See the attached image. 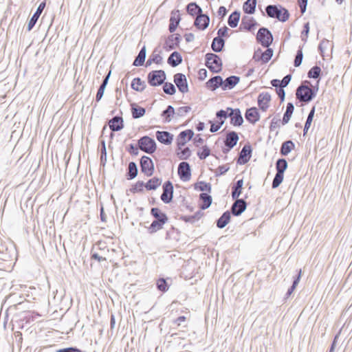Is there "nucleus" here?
Instances as JSON below:
<instances>
[{
	"label": "nucleus",
	"mask_w": 352,
	"mask_h": 352,
	"mask_svg": "<svg viewBox=\"0 0 352 352\" xmlns=\"http://www.w3.org/2000/svg\"><path fill=\"white\" fill-rule=\"evenodd\" d=\"M163 85V90L165 94L168 95H174L176 92V89L174 85L171 82H165Z\"/></svg>",
	"instance_id": "864d4df0"
},
{
	"label": "nucleus",
	"mask_w": 352,
	"mask_h": 352,
	"mask_svg": "<svg viewBox=\"0 0 352 352\" xmlns=\"http://www.w3.org/2000/svg\"><path fill=\"white\" fill-rule=\"evenodd\" d=\"M156 286L157 289L162 292H166L169 288L166 280L164 278H160L157 280Z\"/></svg>",
	"instance_id": "5fc2aeb1"
},
{
	"label": "nucleus",
	"mask_w": 352,
	"mask_h": 352,
	"mask_svg": "<svg viewBox=\"0 0 352 352\" xmlns=\"http://www.w3.org/2000/svg\"><path fill=\"white\" fill-rule=\"evenodd\" d=\"M256 0H247L243 6V10L245 14H252L256 11Z\"/></svg>",
	"instance_id": "c9c22d12"
},
{
	"label": "nucleus",
	"mask_w": 352,
	"mask_h": 352,
	"mask_svg": "<svg viewBox=\"0 0 352 352\" xmlns=\"http://www.w3.org/2000/svg\"><path fill=\"white\" fill-rule=\"evenodd\" d=\"M225 46V40L223 38L214 37L211 44V49L213 52H221Z\"/></svg>",
	"instance_id": "7c9ffc66"
},
{
	"label": "nucleus",
	"mask_w": 352,
	"mask_h": 352,
	"mask_svg": "<svg viewBox=\"0 0 352 352\" xmlns=\"http://www.w3.org/2000/svg\"><path fill=\"white\" fill-rule=\"evenodd\" d=\"M146 46L144 45L141 48L138 56L135 57V58L133 63V65H134L135 67H139V66L143 65L144 63L145 59H146Z\"/></svg>",
	"instance_id": "72a5a7b5"
},
{
	"label": "nucleus",
	"mask_w": 352,
	"mask_h": 352,
	"mask_svg": "<svg viewBox=\"0 0 352 352\" xmlns=\"http://www.w3.org/2000/svg\"><path fill=\"white\" fill-rule=\"evenodd\" d=\"M194 135V132L191 129H187L179 133L177 138V145L178 149H181L186 144V138L190 140Z\"/></svg>",
	"instance_id": "4468645a"
},
{
	"label": "nucleus",
	"mask_w": 352,
	"mask_h": 352,
	"mask_svg": "<svg viewBox=\"0 0 352 352\" xmlns=\"http://www.w3.org/2000/svg\"><path fill=\"white\" fill-rule=\"evenodd\" d=\"M151 214L154 220L148 228V232L149 234H154L163 228L164 225L168 222V218L166 214L158 208H152Z\"/></svg>",
	"instance_id": "f03ea898"
},
{
	"label": "nucleus",
	"mask_w": 352,
	"mask_h": 352,
	"mask_svg": "<svg viewBox=\"0 0 352 352\" xmlns=\"http://www.w3.org/2000/svg\"><path fill=\"white\" fill-rule=\"evenodd\" d=\"M303 59V52H302V47H299L298 50H297L294 61V65L296 67H299Z\"/></svg>",
	"instance_id": "13d9d810"
},
{
	"label": "nucleus",
	"mask_w": 352,
	"mask_h": 352,
	"mask_svg": "<svg viewBox=\"0 0 352 352\" xmlns=\"http://www.w3.org/2000/svg\"><path fill=\"white\" fill-rule=\"evenodd\" d=\"M166 75L164 70H153L147 75L148 83L152 87H157L164 83Z\"/></svg>",
	"instance_id": "423d86ee"
},
{
	"label": "nucleus",
	"mask_w": 352,
	"mask_h": 352,
	"mask_svg": "<svg viewBox=\"0 0 352 352\" xmlns=\"http://www.w3.org/2000/svg\"><path fill=\"white\" fill-rule=\"evenodd\" d=\"M132 117L134 119H138L143 117L146 113V109L144 107H140L135 103L131 104Z\"/></svg>",
	"instance_id": "2f4dec72"
},
{
	"label": "nucleus",
	"mask_w": 352,
	"mask_h": 352,
	"mask_svg": "<svg viewBox=\"0 0 352 352\" xmlns=\"http://www.w3.org/2000/svg\"><path fill=\"white\" fill-rule=\"evenodd\" d=\"M252 149L250 144H245L239 153L237 164H245L248 163L252 157Z\"/></svg>",
	"instance_id": "ddd939ff"
},
{
	"label": "nucleus",
	"mask_w": 352,
	"mask_h": 352,
	"mask_svg": "<svg viewBox=\"0 0 352 352\" xmlns=\"http://www.w3.org/2000/svg\"><path fill=\"white\" fill-rule=\"evenodd\" d=\"M180 151L177 153L178 157L180 160H187L191 155V151L188 147L179 149Z\"/></svg>",
	"instance_id": "bf43d9fd"
},
{
	"label": "nucleus",
	"mask_w": 352,
	"mask_h": 352,
	"mask_svg": "<svg viewBox=\"0 0 352 352\" xmlns=\"http://www.w3.org/2000/svg\"><path fill=\"white\" fill-rule=\"evenodd\" d=\"M243 185V180L241 179L232 186V198L235 199L239 198L242 192V188Z\"/></svg>",
	"instance_id": "f704fd0d"
},
{
	"label": "nucleus",
	"mask_w": 352,
	"mask_h": 352,
	"mask_svg": "<svg viewBox=\"0 0 352 352\" xmlns=\"http://www.w3.org/2000/svg\"><path fill=\"white\" fill-rule=\"evenodd\" d=\"M162 182V179L161 178L154 177L145 183V188L147 190H155L161 186Z\"/></svg>",
	"instance_id": "473e14b6"
},
{
	"label": "nucleus",
	"mask_w": 352,
	"mask_h": 352,
	"mask_svg": "<svg viewBox=\"0 0 352 352\" xmlns=\"http://www.w3.org/2000/svg\"><path fill=\"white\" fill-rule=\"evenodd\" d=\"M144 187H145V183L142 181H138L131 186L130 191L132 193L142 192L144 191Z\"/></svg>",
	"instance_id": "4d7b16f0"
},
{
	"label": "nucleus",
	"mask_w": 352,
	"mask_h": 352,
	"mask_svg": "<svg viewBox=\"0 0 352 352\" xmlns=\"http://www.w3.org/2000/svg\"><path fill=\"white\" fill-rule=\"evenodd\" d=\"M223 80L220 76H215L210 78L206 83V86L211 91H214L219 87L223 89Z\"/></svg>",
	"instance_id": "412c9836"
},
{
	"label": "nucleus",
	"mask_w": 352,
	"mask_h": 352,
	"mask_svg": "<svg viewBox=\"0 0 352 352\" xmlns=\"http://www.w3.org/2000/svg\"><path fill=\"white\" fill-rule=\"evenodd\" d=\"M199 199L202 201V204L200 205L201 210H206L210 206L212 198L210 195L202 192L199 195Z\"/></svg>",
	"instance_id": "58836bf2"
},
{
	"label": "nucleus",
	"mask_w": 352,
	"mask_h": 352,
	"mask_svg": "<svg viewBox=\"0 0 352 352\" xmlns=\"http://www.w3.org/2000/svg\"><path fill=\"white\" fill-rule=\"evenodd\" d=\"M230 167L228 164L219 166L215 172V175L219 177L220 175H224L226 172L228 171Z\"/></svg>",
	"instance_id": "774afa93"
},
{
	"label": "nucleus",
	"mask_w": 352,
	"mask_h": 352,
	"mask_svg": "<svg viewBox=\"0 0 352 352\" xmlns=\"http://www.w3.org/2000/svg\"><path fill=\"white\" fill-rule=\"evenodd\" d=\"M205 58V65L210 72L219 73L222 70L223 63L219 56L214 53H207Z\"/></svg>",
	"instance_id": "20e7f679"
},
{
	"label": "nucleus",
	"mask_w": 352,
	"mask_h": 352,
	"mask_svg": "<svg viewBox=\"0 0 352 352\" xmlns=\"http://www.w3.org/2000/svg\"><path fill=\"white\" fill-rule=\"evenodd\" d=\"M175 115L176 116V113L172 105L167 106L166 109L161 113V116L164 118V122H170Z\"/></svg>",
	"instance_id": "79ce46f5"
},
{
	"label": "nucleus",
	"mask_w": 352,
	"mask_h": 352,
	"mask_svg": "<svg viewBox=\"0 0 352 352\" xmlns=\"http://www.w3.org/2000/svg\"><path fill=\"white\" fill-rule=\"evenodd\" d=\"M204 215V212L201 210H199L196 212L193 215L190 216H182L180 219L185 222H189L191 223H195L196 221H198L202 216Z\"/></svg>",
	"instance_id": "de8ad7c7"
},
{
	"label": "nucleus",
	"mask_w": 352,
	"mask_h": 352,
	"mask_svg": "<svg viewBox=\"0 0 352 352\" xmlns=\"http://www.w3.org/2000/svg\"><path fill=\"white\" fill-rule=\"evenodd\" d=\"M287 162L284 158H280L276 162V170L278 173L284 174L285 170L287 168Z\"/></svg>",
	"instance_id": "09e8293b"
},
{
	"label": "nucleus",
	"mask_w": 352,
	"mask_h": 352,
	"mask_svg": "<svg viewBox=\"0 0 352 352\" xmlns=\"http://www.w3.org/2000/svg\"><path fill=\"white\" fill-rule=\"evenodd\" d=\"M111 72L109 71V73L104 76L102 83L100 84V85L98 89V91H97V94L96 96V102H98L102 99V98L104 95V92L106 87L108 84V82H109V78L111 76Z\"/></svg>",
	"instance_id": "bb28decb"
},
{
	"label": "nucleus",
	"mask_w": 352,
	"mask_h": 352,
	"mask_svg": "<svg viewBox=\"0 0 352 352\" xmlns=\"http://www.w3.org/2000/svg\"><path fill=\"white\" fill-rule=\"evenodd\" d=\"M276 88V92L278 96V98L280 100V102H283L285 100V91L284 90V87L281 85H272Z\"/></svg>",
	"instance_id": "e2e57ef3"
},
{
	"label": "nucleus",
	"mask_w": 352,
	"mask_h": 352,
	"mask_svg": "<svg viewBox=\"0 0 352 352\" xmlns=\"http://www.w3.org/2000/svg\"><path fill=\"white\" fill-rule=\"evenodd\" d=\"M210 155V150L207 146H204L202 147V151L201 152L197 153V155L199 156L200 160H204L207 157Z\"/></svg>",
	"instance_id": "69168bd1"
},
{
	"label": "nucleus",
	"mask_w": 352,
	"mask_h": 352,
	"mask_svg": "<svg viewBox=\"0 0 352 352\" xmlns=\"http://www.w3.org/2000/svg\"><path fill=\"white\" fill-rule=\"evenodd\" d=\"M240 81V77L237 76H230L223 80V90L233 89Z\"/></svg>",
	"instance_id": "393cba45"
},
{
	"label": "nucleus",
	"mask_w": 352,
	"mask_h": 352,
	"mask_svg": "<svg viewBox=\"0 0 352 352\" xmlns=\"http://www.w3.org/2000/svg\"><path fill=\"white\" fill-rule=\"evenodd\" d=\"M284 174L276 172L272 184V188H278L283 182Z\"/></svg>",
	"instance_id": "6e6d98bb"
},
{
	"label": "nucleus",
	"mask_w": 352,
	"mask_h": 352,
	"mask_svg": "<svg viewBox=\"0 0 352 352\" xmlns=\"http://www.w3.org/2000/svg\"><path fill=\"white\" fill-rule=\"evenodd\" d=\"M163 192L160 196L161 200L164 204H169L173 197L174 188L170 181H166L162 186Z\"/></svg>",
	"instance_id": "1a4fd4ad"
},
{
	"label": "nucleus",
	"mask_w": 352,
	"mask_h": 352,
	"mask_svg": "<svg viewBox=\"0 0 352 352\" xmlns=\"http://www.w3.org/2000/svg\"><path fill=\"white\" fill-rule=\"evenodd\" d=\"M109 126L112 131H119L124 128V121L121 116H116L109 121Z\"/></svg>",
	"instance_id": "b1692460"
},
{
	"label": "nucleus",
	"mask_w": 352,
	"mask_h": 352,
	"mask_svg": "<svg viewBox=\"0 0 352 352\" xmlns=\"http://www.w3.org/2000/svg\"><path fill=\"white\" fill-rule=\"evenodd\" d=\"M180 21L181 17L179 11L178 10H173L170 13V17L169 20L170 23L168 25V30L170 32L173 33L176 30Z\"/></svg>",
	"instance_id": "6ab92c4d"
},
{
	"label": "nucleus",
	"mask_w": 352,
	"mask_h": 352,
	"mask_svg": "<svg viewBox=\"0 0 352 352\" xmlns=\"http://www.w3.org/2000/svg\"><path fill=\"white\" fill-rule=\"evenodd\" d=\"M231 213L227 210L217 220V227L222 229L225 228L230 221Z\"/></svg>",
	"instance_id": "c85d7f7f"
},
{
	"label": "nucleus",
	"mask_w": 352,
	"mask_h": 352,
	"mask_svg": "<svg viewBox=\"0 0 352 352\" xmlns=\"http://www.w3.org/2000/svg\"><path fill=\"white\" fill-rule=\"evenodd\" d=\"M230 208V213L234 216L241 215L247 208V203L243 199H235Z\"/></svg>",
	"instance_id": "9b49d317"
},
{
	"label": "nucleus",
	"mask_w": 352,
	"mask_h": 352,
	"mask_svg": "<svg viewBox=\"0 0 352 352\" xmlns=\"http://www.w3.org/2000/svg\"><path fill=\"white\" fill-rule=\"evenodd\" d=\"M216 117L224 119L230 118V124L235 126H240L243 123L241 110L238 108L227 107L226 110L221 109L216 112Z\"/></svg>",
	"instance_id": "7ed1b4c3"
},
{
	"label": "nucleus",
	"mask_w": 352,
	"mask_h": 352,
	"mask_svg": "<svg viewBox=\"0 0 352 352\" xmlns=\"http://www.w3.org/2000/svg\"><path fill=\"white\" fill-rule=\"evenodd\" d=\"M245 118L250 124H254L260 120V113L256 107H250L246 109Z\"/></svg>",
	"instance_id": "a211bd4d"
},
{
	"label": "nucleus",
	"mask_w": 352,
	"mask_h": 352,
	"mask_svg": "<svg viewBox=\"0 0 352 352\" xmlns=\"http://www.w3.org/2000/svg\"><path fill=\"white\" fill-rule=\"evenodd\" d=\"M180 41V36L179 34L170 35L164 43V47L167 50H171L179 45Z\"/></svg>",
	"instance_id": "a878e982"
},
{
	"label": "nucleus",
	"mask_w": 352,
	"mask_h": 352,
	"mask_svg": "<svg viewBox=\"0 0 352 352\" xmlns=\"http://www.w3.org/2000/svg\"><path fill=\"white\" fill-rule=\"evenodd\" d=\"M256 25H258V23L253 17L244 16L241 19L239 29L241 30H244L248 32H251Z\"/></svg>",
	"instance_id": "2eb2a0df"
},
{
	"label": "nucleus",
	"mask_w": 352,
	"mask_h": 352,
	"mask_svg": "<svg viewBox=\"0 0 352 352\" xmlns=\"http://www.w3.org/2000/svg\"><path fill=\"white\" fill-rule=\"evenodd\" d=\"M291 79H292V74H287L283 78L282 80H280L278 79H273L271 80L270 83L272 85H281V86L285 87L289 85Z\"/></svg>",
	"instance_id": "8fccbe9b"
},
{
	"label": "nucleus",
	"mask_w": 352,
	"mask_h": 352,
	"mask_svg": "<svg viewBox=\"0 0 352 352\" xmlns=\"http://www.w3.org/2000/svg\"><path fill=\"white\" fill-rule=\"evenodd\" d=\"M131 88L136 91H143L146 88V83L142 80L140 78L137 77L133 78L131 82Z\"/></svg>",
	"instance_id": "c03bdc74"
},
{
	"label": "nucleus",
	"mask_w": 352,
	"mask_h": 352,
	"mask_svg": "<svg viewBox=\"0 0 352 352\" xmlns=\"http://www.w3.org/2000/svg\"><path fill=\"white\" fill-rule=\"evenodd\" d=\"M141 171L147 177L153 175L155 170L154 164L151 158L148 156L144 155L141 157L140 162Z\"/></svg>",
	"instance_id": "6e6552de"
},
{
	"label": "nucleus",
	"mask_w": 352,
	"mask_h": 352,
	"mask_svg": "<svg viewBox=\"0 0 352 352\" xmlns=\"http://www.w3.org/2000/svg\"><path fill=\"white\" fill-rule=\"evenodd\" d=\"M306 83L310 84L309 81H305L300 85L296 90V99L302 103L307 104L311 102L316 96L318 91V85L310 87Z\"/></svg>",
	"instance_id": "f257e3e1"
},
{
	"label": "nucleus",
	"mask_w": 352,
	"mask_h": 352,
	"mask_svg": "<svg viewBox=\"0 0 352 352\" xmlns=\"http://www.w3.org/2000/svg\"><path fill=\"white\" fill-rule=\"evenodd\" d=\"M138 146L141 151L148 154H153L157 148L155 140L147 135H144L138 140Z\"/></svg>",
	"instance_id": "0eeeda50"
},
{
	"label": "nucleus",
	"mask_w": 352,
	"mask_h": 352,
	"mask_svg": "<svg viewBox=\"0 0 352 352\" xmlns=\"http://www.w3.org/2000/svg\"><path fill=\"white\" fill-rule=\"evenodd\" d=\"M241 12L238 10H235L230 14L228 19V24L230 27L234 28L238 25L240 20Z\"/></svg>",
	"instance_id": "ea45409f"
},
{
	"label": "nucleus",
	"mask_w": 352,
	"mask_h": 352,
	"mask_svg": "<svg viewBox=\"0 0 352 352\" xmlns=\"http://www.w3.org/2000/svg\"><path fill=\"white\" fill-rule=\"evenodd\" d=\"M289 11L286 8H285L280 6L279 18L278 19V20L281 22H285L286 21H287L289 19Z\"/></svg>",
	"instance_id": "680f3d73"
},
{
	"label": "nucleus",
	"mask_w": 352,
	"mask_h": 352,
	"mask_svg": "<svg viewBox=\"0 0 352 352\" xmlns=\"http://www.w3.org/2000/svg\"><path fill=\"white\" fill-rule=\"evenodd\" d=\"M239 140L238 133L234 131H228L224 140V144L229 148H234Z\"/></svg>",
	"instance_id": "4be33fe9"
},
{
	"label": "nucleus",
	"mask_w": 352,
	"mask_h": 352,
	"mask_svg": "<svg viewBox=\"0 0 352 352\" xmlns=\"http://www.w3.org/2000/svg\"><path fill=\"white\" fill-rule=\"evenodd\" d=\"M271 100V96L268 92H262L258 96V105L260 109L265 111L269 107V102Z\"/></svg>",
	"instance_id": "aec40b11"
},
{
	"label": "nucleus",
	"mask_w": 352,
	"mask_h": 352,
	"mask_svg": "<svg viewBox=\"0 0 352 352\" xmlns=\"http://www.w3.org/2000/svg\"><path fill=\"white\" fill-rule=\"evenodd\" d=\"M138 173V169L137 164L134 162H131L129 163L127 172L126 173V177L128 180H131L134 179Z\"/></svg>",
	"instance_id": "e433bc0d"
},
{
	"label": "nucleus",
	"mask_w": 352,
	"mask_h": 352,
	"mask_svg": "<svg viewBox=\"0 0 352 352\" xmlns=\"http://www.w3.org/2000/svg\"><path fill=\"white\" fill-rule=\"evenodd\" d=\"M178 175L179 178L184 182H187L190 179L191 170L188 162H182L179 163L178 166Z\"/></svg>",
	"instance_id": "f8f14e48"
},
{
	"label": "nucleus",
	"mask_w": 352,
	"mask_h": 352,
	"mask_svg": "<svg viewBox=\"0 0 352 352\" xmlns=\"http://www.w3.org/2000/svg\"><path fill=\"white\" fill-rule=\"evenodd\" d=\"M256 40L263 47H268L273 43L274 37L272 32L267 28L262 27L258 30Z\"/></svg>",
	"instance_id": "39448f33"
},
{
	"label": "nucleus",
	"mask_w": 352,
	"mask_h": 352,
	"mask_svg": "<svg viewBox=\"0 0 352 352\" xmlns=\"http://www.w3.org/2000/svg\"><path fill=\"white\" fill-rule=\"evenodd\" d=\"M187 12L191 16H198L202 13V9L195 2H191L186 6Z\"/></svg>",
	"instance_id": "a19ab883"
},
{
	"label": "nucleus",
	"mask_w": 352,
	"mask_h": 352,
	"mask_svg": "<svg viewBox=\"0 0 352 352\" xmlns=\"http://www.w3.org/2000/svg\"><path fill=\"white\" fill-rule=\"evenodd\" d=\"M195 188L202 192L206 191L208 192H210L212 189L211 184L205 182H199L196 183L195 184Z\"/></svg>",
	"instance_id": "603ef678"
},
{
	"label": "nucleus",
	"mask_w": 352,
	"mask_h": 352,
	"mask_svg": "<svg viewBox=\"0 0 352 352\" xmlns=\"http://www.w3.org/2000/svg\"><path fill=\"white\" fill-rule=\"evenodd\" d=\"M280 5H269L265 8L267 16L274 19H278L280 14Z\"/></svg>",
	"instance_id": "c756f323"
},
{
	"label": "nucleus",
	"mask_w": 352,
	"mask_h": 352,
	"mask_svg": "<svg viewBox=\"0 0 352 352\" xmlns=\"http://www.w3.org/2000/svg\"><path fill=\"white\" fill-rule=\"evenodd\" d=\"M294 111V105L292 102H288L286 107V111L283 114L282 124L285 125L289 122L290 118Z\"/></svg>",
	"instance_id": "4c0bfd02"
},
{
	"label": "nucleus",
	"mask_w": 352,
	"mask_h": 352,
	"mask_svg": "<svg viewBox=\"0 0 352 352\" xmlns=\"http://www.w3.org/2000/svg\"><path fill=\"white\" fill-rule=\"evenodd\" d=\"M273 54V50L269 47H267V50L265 52H263V54L261 55V62L263 63H267L272 58Z\"/></svg>",
	"instance_id": "052dcab7"
},
{
	"label": "nucleus",
	"mask_w": 352,
	"mask_h": 352,
	"mask_svg": "<svg viewBox=\"0 0 352 352\" xmlns=\"http://www.w3.org/2000/svg\"><path fill=\"white\" fill-rule=\"evenodd\" d=\"M321 69L319 66L315 65L312 67L307 73V76L309 78L318 79L320 78Z\"/></svg>",
	"instance_id": "3c124183"
},
{
	"label": "nucleus",
	"mask_w": 352,
	"mask_h": 352,
	"mask_svg": "<svg viewBox=\"0 0 352 352\" xmlns=\"http://www.w3.org/2000/svg\"><path fill=\"white\" fill-rule=\"evenodd\" d=\"M329 45V41L325 38L322 40V41L318 45V50L321 56H323L324 50L328 47Z\"/></svg>",
	"instance_id": "338daca9"
},
{
	"label": "nucleus",
	"mask_w": 352,
	"mask_h": 352,
	"mask_svg": "<svg viewBox=\"0 0 352 352\" xmlns=\"http://www.w3.org/2000/svg\"><path fill=\"white\" fill-rule=\"evenodd\" d=\"M295 147L294 143L292 140L284 142L280 147V153L282 155H287Z\"/></svg>",
	"instance_id": "a18cd8bd"
},
{
	"label": "nucleus",
	"mask_w": 352,
	"mask_h": 352,
	"mask_svg": "<svg viewBox=\"0 0 352 352\" xmlns=\"http://www.w3.org/2000/svg\"><path fill=\"white\" fill-rule=\"evenodd\" d=\"M174 82L177 89L182 94L188 92V85L186 77L182 73H177L174 75Z\"/></svg>",
	"instance_id": "9d476101"
},
{
	"label": "nucleus",
	"mask_w": 352,
	"mask_h": 352,
	"mask_svg": "<svg viewBox=\"0 0 352 352\" xmlns=\"http://www.w3.org/2000/svg\"><path fill=\"white\" fill-rule=\"evenodd\" d=\"M315 111H316V107L314 106L308 114L307 120H306L305 126H304V129H303V135L304 136L307 135V131H308L309 129L310 128V126L311 124V122L313 121V118L314 116Z\"/></svg>",
	"instance_id": "49530a36"
},
{
	"label": "nucleus",
	"mask_w": 352,
	"mask_h": 352,
	"mask_svg": "<svg viewBox=\"0 0 352 352\" xmlns=\"http://www.w3.org/2000/svg\"><path fill=\"white\" fill-rule=\"evenodd\" d=\"M155 136L160 143L165 145L170 144L173 140V135L166 131H157L155 133Z\"/></svg>",
	"instance_id": "5701e85b"
},
{
	"label": "nucleus",
	"mask_w": 352,
	"mask_h": 352,
	"mask_svg": "<svg viewBox=\"0 0 352 352\" xmlns=\"http://www.w3.org/2000/svg\"><path fill=\"white\" fill-rule=\"evenodd\" d=\"M210 23V17L206 14H200L197 16L195 21L194 25L199 30H206Z\"/></svg>",
	"instance_id": "f3484780"
},
{
	"label": "nucleus",
	"mask_w": 352,
	"mask_h": 352,
	"mask_svg": "<svg viewBox=\"0 0 352 352\" xmlns=\"http://www.w3.org/2000/svg\"><path fill=\"white\" fill-rule=\"evenodd\" d=\"M182 62V56L178 52H173L168 58L167 63L173 67H175Z\"/></svg>",
	"instance_id": "cd10ccee"
},
{
	"label": "nucleus",
	"mask_w": 352,
	"mask_h": 352,
	"mask_svg": "<svg viewBox=\"0 0 352 352\" xmlns=\"http://www.w3.org/2000/svg\"><path fill=\"white\" fill-rule=\"evenodd\" d=\"M45 7V1H43L39 4L36 12L33 14V15L30 18V21H28V26H27L28 31L32 30V29L34 27L39 16H41V13L43 12Z\"/></svg>",
	"instance_id": "dca6fc26"
},
{
	"label": "nucleus",
	"mask_w": 352,
	"mask_h": 352,
	"mask_svg": "<svg viewBox=\"0 0 352 352\" xmlns=\"http://www.w3.org/2000/svg\"><path fill=\"white\" fill-rule=\"evenodd\" d=\"M162 61V57L160 54V52L157 51V49L155 48L151 55L149 56L148 60L146 61V66L148 67L151 65L153 63L156 64H160Z\"/></svg>",
	"instance_id": "37998d69"
},
{
	"label": "nucleus",
	"mask_w": 352,
	"mask_h": 352,
	"mask_svg": "<svg viewBox=\"0 0 352 352\" xmlns=\"http://www.w3.org/2000/svg\"><path fill=\"white\" fill-rule=\"evenodd\" d=\"M191 111L190 106L180 107L177 109L176 116L183 117Z\"/></svg>",
	"instance_id": "0e129e2a"
}]
</instances>
